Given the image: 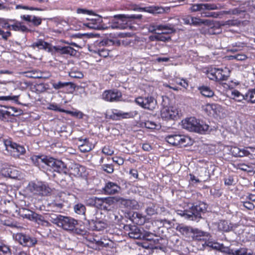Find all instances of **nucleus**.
Here are the masks:
<instances>
[{
	"label": "nucleus",
	"instance_id": "29",
	"mask_svg": "<svg viewBox=\"0 0 255 255\" xmlns=\"http://www.w3.org/2000/svg\"><path fill=\"white\" fill-rule=\"evenodd\" d=\"M198 89L204 97L210 98L213 97L214 94L213 90L208 86H202L199 87Z\"/></svg>",
	"mask_w": 255,
	"mask_h": 255
},
{
	"label": "nucleus",
	"instance_id": "37",
	"mask_svg": "<svg viewBox=\"0 0 255 255\" xmlns=\"http://www.w3.org/2000/svg\"><path fill=\"white\" fill-rule=\"evenodd\" d=\"M160 30L162 31V34H169L175 32L176 30L171 24L161 25Z\"/></svg>",
	"mask_w": 255,
	"mask_h": 255
},
{
	"label": "nucleus",
	"instance_id": "56",
	"mask_svg": "<svg viewBox=\"0 0 255 255\" xmlns=\"http://www.w3.org/2000/svg\"><path fill=\"white\" fill-rule=\"evenodd\" d=\"M204 23V21L200 18L192 17L191 25L198 26Z\"/></svg>",
	"mask_w": 255,
	"mask_h": 255
},
{
	"label": "nucleus",
	"instance_id": "5",
	"mask_svg": "<svg viewBox=\"0 0 255 255\" xmlns=\"http://www.w3.org/2000/svg\"><path fill=\"white\" fill-rule=\"evenodd\" d=\"M28 189L34 194L46 196L51 192V189L45 183L41 182H30Z\"/></svg>",
	"mask_w": 255,
	"mask_h": 255
},
{
	"label": "nucleus",
	"instance_id": "35",
	"mask_svg": "<svg viewBox=\"0 0 255 255\" xmlns=\"http://www.w3.org/2000/svg\"><path fill=\"white\" fill-rule=\"evenodd\" d=\"M70 77L75 79H81L84 77L82 72L79 71L77 68H73L69 72Z\"/></svg>",
	"mask_w": 255,
	"mask_h": 255
},
{
	"label": "nucleus",
	"instance_id": "22",
	"mask_svg": "<svg viewBox=\"0 0 255 255\" xmlns=\"http://www.w3.org/2000/svg\"><path fill=\"white\" fill-rule=\"evenodd\" d=\"M191 233L193 234V239L197 241L206 240L209 236L208 233L203 232L198 229H193V230H191Z\"/></svg>",
	"mask_w": 255,
	"mask_h": 255
},
{
	"label": "nucleus",
	"instance_id": "46",
	"mask_svg": "<svg viewBox=\"0 0 255 255\" xmlns=\"http://www.w3.org/2000/svg\"><path fill=\"white\" fill-rule=\"evenodd\" d=\"M142 235L143 237H142L141 239L149 241L150 243L153 240V238L156 237L154 234L143 230Z\"/></svg>",
	"mask_w": 255,
	"mask_h": 255
},
{
	"label": "nucleus",
	"instance_id": "18",
	"mask_svg": "<svg viewBox=\"0 0 255 255\" xmlns=\"http://www.w3.org/2000/svg\"><path fill=\"white\" fill-rule=\"evenodd\" d=\"M118 197H109L104 198L102 210L106 211H112L116 203H119Z\"/></svg>",
	"mask_w": 255,
	"mask_h": 255
},
{
	"label": "nucleus",
	"instance_id": "14",
	"mask_svg": "<svg viewBox=\"0 0 255 255\" xmlns=\"http://www.w3.org/2000/svg\"><path fill=\"white\" fill-rule=\"evenodd\" d=\"M207 75L210 80L216 81L226 80L228 77L222 69L216 68L209 69L207 70Z\"/></svg>",
	"mask_w": 255,
	"mask_h": 255
},
{
	"label": "nucleus",
	"instance_id": "23",
	"mask_svg": "<svg viewBox=\"0 0 255 255\" xmlns=\"http://www.w3.org/2000/svg\"><path fill=\"white\" fill-rule=\"evenodd\" d=\"M12 109L7 110L6 107L0 106V120L3 122H8L10 119V116L13 113L10 111Z\"/></svg>",
	"mask_w": 255,
	"mask_h": 255
},
{
	"label": "nucleus",
	"instance_id": "41",
	"mask_svg": "<svg viewBox=\"0 0 255 255\" xmlns=\"http://www.w3.org/2000/svg\"><path fill=\"white\" fill-rule=\"evenodd\" d=\"M157 209L154 204H150L146 208L145 211L148 216H152L157 214Z\"/></svg>",
	"mask_w": 255,
	"mask_h": 255
},
{
	"label": "nucleus",
	"instance_id": "33",
	"mask_svg": "<svg viewBox=\"0 0 255 255\" xmlns=\"http://www.w3.org/2000/svg\"><path fill=\"white\" fill-rule=\"evenodd\" d=\"M231 97L237 102L246 100L245 95L241 94L237 90H233L231 92Z\"/></svg>",
	"mask_w": 255,
	"mask_h": 255
},
{
	"label": "nucleus",
	"instance_id": "43",
	"mask_svg": "<svg viewBox=\"0 0 255 255\" xmlns=\"http://www.w3.org/2000/svg\"><path fill=\"white\" fill-rule=\"evenodd\" d=\"M75 212L79 215H85L86 211L85 206L81 204L78 203L74 207Z\"/></svg>",
	"mask_w": 255,
	"mask_h": 255
},
{
	"label": "nucleus",
	"instance_id": "40",
	"mask_svg": "<svg viewBox=\"0 0 255 255\" xmlns=\"http://www.w3.org/2000/svg\"><path fill=\"white\" fill-rule=\"evenodd\" d=\"M191 230L193 229L187 226H178L177 227V230L185 237H188L189 235V234L191 233Z\"/></svg>",
	"mask_w": 255,
	"mask_h": 255
},
{
	"label": "nucleus",
	"instance_id": "62",
	"mask_svg": "<svg viewBox=\"0 0 255 255\" xmlns=\"http://www.w3.org/2000/svg\"><path fill=\"white\" fill-rule=\"evenodd\" d=\"M176 82L177 84L185 89H187L189 85L187 80L183 79L177 80Z\"/></svg>",
	"mask_w": 255,
	"mask_h": 255
},
{
	"label": "nucleus",
	"instance_id": "30",
	"mask_svg": "<svg viewBox=\"0 0 255 255\" xmlns=\"http://www.w3.org/2000/svg\"><path fill=\"white\" fill-rule=\"evenodd\" d=\"M218 105L216 104H207L202 107L203 111L208 115H214L217 113Z\"/></svg>",
	"mask_w": 255,
	"mask_h": 255
},
{
	"label": "nucleus",
	"instance_id": "31",
	"mask_svg": "<svg viewBox=\"0 0 255 255\" xmlns=\"http://www.w3.org/2000/svg\"><path fill=\"white\" fill-rule=\"evenodd\" d=\"M92 221L94 224L93 227L94 229L97 231H102L106 229L108 226V224L103 220H94L92 219Z\"/></svg>",
	"mask_w": 255,
	"mask_h": 255
},
{
	"label": "nucleus",
	"instance_id": "2",
	"mask_svg": "<svg viewBox=\"0 0 255 255\" xmlns=\"http://www.w3.org/2000/svg\"><path fill=\"white\" fill-rule=\"evenodd\" d=\"M31 47L33 48H37L38 49H44L48 52H52L54 50L55 52L58 54L71 56L75 55L77 52L76 50L70 46H55L52 47L49 43L42 39H38L33 43Z\"/></svg>",
	"mask_w": 255,
	"mask_h": 255
},
{
	"label": "nucleus",
	"instance_id": "1",
	"mask_svg": "<svg viewBox=\"0 0 255 255\" xmlns=\"http://www.w3.org/2000/svg\"><path fill=\"white\" fill-rule=\"evenodd\" d=\"M46 217L53 224L64 230L78 233V229L76 228L78 222L74 218L53 213L49 214Z\"/></svg>",
	"mask_w": 255,
	"mask_h": 255
},
{
	"label": "nucleus",
	"instance_id": "55",
	"mask_svg": "<svg viewBox=\"0 0 255 255\" xmlns=\"http://www.w3.org/2000/svg\"><path fill=\"white\" fill-rule=\"evenodd\" d=\"M230 59H237L239 61H244L247 59V56L245 54H238L235 55H231Z\"/></svg>",
	"mask_w": 255,
	"mask_h": 255
},
{
	"label": "nucleus",
	"instance_id": "16",
	"mask_svg": "<svg viewBox=\"0 0 255 255\" xmlns=\"http://www.w3.org/2000/svg\"><path fill=\"white\" fill-rule=\"evenodd\" d=\"M178 115V111L175 107H164L161 110V117L165 120H174Z\"/></svg>",
	"mask_w": 255,
	"mask_h": 255
},
{
	"label": "nucleus",
	"instance_id": "9",
	"mask_svg": "<svg viewBox=\"0 0 255 255\" xmlns=\"http://www.w3.org/2000/svg\"><path fill=\"white\" fill-rule=\"evenodd\" d=\"M6 149L9 151L11 155L14 157H19L25 152V149L23 146L12 142L10 141H6L4 142Z\"/></svg>",
	"mask_w": 255,
	"mask_h": 255
},
{
	"label": "nucleus",
	"instance_id": "39",
	"mask_svg": "<svg viewBox=\"0 0 255 255\" xmlns=\"http://www.w3.org/2000/svg\"><path fill=\"white\" fill-rule=\"evenodd\" d=\"M218 228L219 230L228 232L230 230L231 227L226 221H220L218 224Z\"/></svg>",
	"mask_w": 255,
	"mask_h": 255
},
{
	"label": "nucleus",
	"instance_id": "13",
	"mask_svg": "<svg viewBox=\"0 0 255 255\" xmlns=\"http://www.w3.org/2000/svg\"><path fill=\"white\" fill-rule=\"evenodd\" d=\"M253 1H248L241 5L238 8H235L232 10L233 14L241 15V17H245V13L247 11L255 12V5L253 3Z\"/></svg>",
	"mask_w": 255,
	"mask_h": 255
},
{
	"label": "nucleus",
	"instance_id": "24",
	"mask_svg": "<svg viewBox=\"0 0 255 255\" xmlns=\"http://www.w3.org/2000/svg\"><path fill=\"white\" fill-rule=\"evenodd\" d=\"M142 233L143 231H141L138 228L134 226L130 228L128 235L130 238L141 239L143 237Z\"/></svg>",
	"mask_w": 255,
	"mask_h": 255
},
{
	"label": "nucleus",
	"instance_id": "20",
	"mask_svg": "<svg viewBox=\"0 0 255 255\" xmlns=\"http://www.w3.org/2000/svg\"><path fill=\"white\" fill-rule=\"evenodd\" d=\"M120 187L116 183L108 182L103 188L105 193L111 195L117 193L120 190Z\"/></svg>",
	"mask_w": 255,
	"mask_h": 255
},
{
	"label": "nucleus",
	"instance_id": "58",
	"mask_svg": "<svg viewBox=\"0 0 255 255\" xmlns=\"http://www.w3.org/2000/svg\"><path fill=\"white\" fill-rule=\"evenodd\" d=\"M102 152L107 155H112L114 154V151L109 146H105L102 149Z\"/></svg>",
	"mask_w": 255,
	"mask_h": 255
},
{
	"label": "nucleus",
	"instance_id": "4",
	"mask_svg": "<svg viewBox=\"0 0 255 255\" xmlns=\"http://www.w3.org/2000/svg\"><path fill=\"white\" fill-rule=\"evenodd\" d=\"M141 16L135 15H125L119 14L115 15L114 18L111 20L109 28L112 29H127L129 26L127 23V19L128 18H139Z\"/></svg>",
	"mask_w": 255,
	"mask_h": 255
},
{
	"label": "nucleus",
	"instance_id": "12",
	"mask_svg": "<svg viewBox=\"0 0 255 255\" xmlns=\"http://www.w3.org/2000/svg\"><path fill=\"white\" fill-rule=\"evenodd\" d=\"M137 113L135 111L130 112H124L122 111L114 109L112 110L111 114H107V118L112 120L118 121L123 119L133 118Z\"/></svg>",
	"mask_w": 255,
	"mask_h": 255
},
{
	"label": "nucleus",
	"instance_id": "44",
	"mask_svg": "<svg viewBox=\"0 0 255 255\" xmlns=\"http://www.w3.org/2000/svg\"><path fill=\"white\" fill-rule=\"evenodd\" d=\"M64 174V177L61 179H58L59 180L60 184L64 188H66L68 185L69 182L70 181L71 178L70 176L68 175V173H63Z\"/></svg>",
	"mask_w": 255,
	"mask_h": 255
},
{
	"label": "nucleus",
	"instance_id": "17",
	"mask_svg": "<svg viewBox=\"0 0 255 255\" xmlns=\"http://www.w3.org/2000/svg\"><path fill=\"white\" fill-rule=\"evenodd\" d=\"M2 175L5 177L15 178L17 176V171L8 165H4L1 169Z\"/></svg>",
	"mask_w": 255,
	"mask_h": 255
},
{
	"label": "nucleus",
	"instance_id": "61",
	"mask_svg": "<svg viewBox=\"0 0 255 255\" xmlns=\"http://www.w3.org/2000/svg\"><path fill=\"white\" fill-rule=\"evenodd\" d=\"M67 113L72 116L79 118V119L83 118L84 114L80 111H68Z\"/></svg>",
	"mask_w": 255,
	"mask_h": 255
},
{
	"label": "nucleus",
	"instance_id": "54",
	"mask_svg": "<svg viewBox=\"0 0 255 255\" xmlns=\"http://www.w3.org/2000/svg\"><path fill=\"white\" fill-rule=\"evenodd\" d=\"M155 238V239L153 238V240H152L151 243H150L149 245L148 246H144L143 247L145 248H156V247H154V245L158 244L159 243V241L161 240V239L157 238V237Z\"/></svg>",
	"mask_w": 255,
	"mask_h": 255
},
{
	"label": "nucleus",
	"instance_id": "49",
	"mask_svg": "<svg viewBox=\"0 0 255 255\" xmlns=\"http://www.w3.org/2000/svg\"><path fill=\"white\" fill-rule=\"evenodd\" d=\"M203 9L215 10L220 8V6L215 4L204 3L203 4Z\"/></svg>",
	"mask_w": 255,
	"mask_h": 255
},
{
	"label": "nucleus",
	"instance_id": "3",
	"mask_svg": "<svg viewBox=\"0 0 255 255\" xmlns=\"http://www.w3.org/2000/svg\"><path fill=\"white\" fill-rule=\"evenodd\" d=\"M182 126L183 128L190 131L201 134H205L210 131L209 125L194 117H190L182 120Z\"/></svg>",
	"mask_w": 255,
	"mask_h": 255
},
{
	"label": "nucleus",
	"instance_id": "36",
	"mask_svg": "<svg viewBox=\"0 0 255 255\" xmlns=\"http://www.w3.org/2000/svg\"><path fill=\"white\" fill-rule=\"evenodd\" d=\"M49 215V214L46 215L45 217L41 215L38 214L35 222H36L38 224L42 225L43 226H50V223L47 220H46V219H48L46 216Z\"/></svg>",
	"mask_w": 255,
	"mask_h": 255
},
{
	"label": "nucleus",
	"instance_id": "26",
	"mask_svg": "<svg viewBox=\"0 0 255 255\" xmlns=\"http://www.w3.org/2000/svg\"><path fill=\"white\" fill-rule=\"evenodd\" d=\"M247 47L248 42L247 41H237L232 44V47L229 50L230 52L234 53L243 50Z\"/></svg>",
	"mask_w": 255,
	"mask_h": 255
},
{
	"label": "nucleus",
	"instance_id": "15",
	"mask_svg": "<svg viewBox=\"0 0 255 255\" xmlns=\"http://www.w3.org/2000/svg\"><path fill=\"white\" fill-rule=\"evenodd\" d=\"M32 160L36 165H38L40 162H42L51 168L53 170H54L55 168L57 165V162L59 161V160L53 157H46L45 158H42L41 156H33L32 157Z\"/></svg>",
	"mask_w": 255,
	"mask_h": 255
},
{
	"label": "nucleus",
	"instance_id": "53",
	"mask_svg": "<svg viewBox=\"0 0 255 255\" xmlns=\"http://www.w3.org/2000/svg\"><path fill=\"white\" fill-rule=\"evenodd\" d=\"M102 169L104 171L108 173H112L114 172V167L112 164H104L102 165Z\"/></svg>",
	"mask_w": 255,
	"mask_h": 255
},
{
	"label": "nucleus",
	"instance_id": "42",
	"mask_svg": "<svg viewBox=\"0 0 255 255\" xmlns=\"http://www.w3.org/2000/svg\"><path fill=\"white\" fill-rule=\"evenodd\" d=\"M233 254L232 255H252L251 252L248 253V249L245 248H241L238 250H233Z\"/></svg>",
	"mask_w": 255,
	"mask_h": 255
},
{
	"label": "nucleus",
	"instance_id": "63",
	"mask_svg": "<svg viewBox=\"0 0 255 255\" xmlns=\"http://www.w3.org/2000/svg\"><path fill=\"white\" fill-rule=\"evenodd\" d=\"M238 168L245 171L251 172V167L245 164H240L238 165Z\"/></svg>",
	"mask_w": 255,
	"mask_h": 255
},
{
	"label": "nucleus",
	"instance_id": "19",
	"mask_svg": "<svg viewBox=\"0 0 255 255\" xmlns=\"http://www.w3.org/2000/svg\"><path fill=\"white\" fill-rule=\"evenodd\" d=\"M80 143L79 144V148L82 152H87L91 150L94 147L92 142H90L88 138L82 139L79 138L78 139Z\"/></svg>",
	"mask_w": 255,
	"mask_h": 255
},
{
	"label": "nucleus",
	"instance_id": "50",
	"mask_svg": "<svg viewBox=\"0 0 255 255\" xmlns=\"http://www.w3.org/2000/svg\"><path fill=\"white\" fill-rule=\"evenodd\" d=\"M104 201V198H98V197H95V207H96L97 208L101 209L102 210Z\"/></svg>",
	"mask_w": 255,
	"mask_h": 255
},
{
	"label": "nucleus",
	"instance_id": "27",
	"mask_svg": "<svg viewBox=\"0 0 255 255\" xmlns=\"http://www.w3.org/2000/svg\"><path fill=\"white\" fill-rule=\"evenodd\" d=\"M231 152L233 155L236 157H243L248 156L250 154V151L245 148L241 149L237 147H234L231 148Z\"/></svg>",
	"mask_w": 255,
	"mask_h": 255
},
{
	"label": "nucleus",
	"instance_id": "32",
	"mask_svg": "<svg viewBox=\"0 0 255 255\" xmlns=\"http://www.w3.org/2000/svg\"><path fill=\"white\" fill-rule=\"evenodd\" d=\"M59 173H68V169L66 166V165L61 160H59L57 162V165L54 170Z\"/></svg>",
	"mask_w": 255,
	"mask_h": 255
},
{
	"label": "nucleus",
	"instance_id": "8",
	"mask_svg": "<svg viewBox=\"0 0 255 255\" xmlns=\"http://www.w3.org/2000/svg\"><path fill=\"white\" fill-rule=\"evenodd\" d=\"M135 102L142 108L150 111H153L156 106V101L152 97H139L135 99Z\"/></svg>",
	"mask_w": 255,
	"mask_h": 255
},
{
	"label": "nucleus",
	"instance_id": "45",
	"mask_svg": "<svg viewBox=\"0 0 255 255\" xmlns=\"http://www.w3.org/2000/svg\"><path fill=\"white\" fill-rule=\"evenodd\" d=\"M3 225L10 227L12 228L19 229L21 228L20 225L16 222L11 221L10 220H4L2 221Z\"/></svg>",
	"mask_w": 255,
	"mask_h": 255
},
{
	"label": "nucleus",
	"instance_id": "34",
	"mask_svg": "<svg viewBox=\"0 0 255 255\" xmlns=\"http://www.w3.org/2000/svg\"><path fill=\"white\" fill-rule=\"evenodd\" d=\"M246 101L251 103H255V88L251 89L245 94Z\"/></svg>",
	"mask_w": 255,
	"mask_h": 255
},
{
	"label": "nucleus",
	"instance_id": "6",
	"mask_svg": "<svg viewBox=\"0 0 255 255\" xmlns=\"http://www.w3.org/2000/svg\"><path fill=\"white\" fill-rule=\"evenodd\" d=\"M190 220L195 221L202 218V215L207 211V205L203 202L194 204L189 209Z\"/></svg>",
	"mask_w": 255,
	"mask_h": 255
},
{
	"label": "nucleus",
	"instance_id": "38",
	"mask_svg": "<svg viewBox=\"0 0 255 255\" xmlns=\"http://www.w3.org/2000/svg\"><path fill=\"white\" fill-rule=\"evenodd\" d=\"M164 34H162L161 33H157L156 35L151 36L150 39L154 40H155L156 41H160L163 42L169 41L171 40V37L170 36H165L163 35Z\"/></svg>",
	"mask_w": 255,
	"mask_h": 255
},
{
	"label": "nucleus",
	"instance_id": "64",
	"mask_svg": "<svg viewBox=\"0 0 255 255\" xmlns=\"http://www.w3.org/2000/svg\"><path fill=\"white\" fill-rule=\"evenodd\" d=\"M149 12L152 13H162L164 12V9L162 7H155L151 8Z\"/></svg>",
	"mask_w": 255,
	"mask_h": 255
},
{
	"label": "nucleus",
	"instance_id": "52",
	"mask_svg": "<svg viewBox=\"0 0 255 255\" xmlns=\"http://www.w3.org/2000/svg\"><path fill=\"white\" fill-rule=\"evenodd\" d=\"M176 213L177 215L182 217H185L186 219L190 220V215L189 214V210H177Z\"/></svg>",
	"mask_w": 255,
	"mask_h": 255
},
{
	"label": "nucleus",
	"instance_id": "57",
	"mask_svg": "<svg viewBox=\"0 0 255 255\" xmlns=\"http://www.w3.org/2000/svg\"><path fill=\"white\" fill-rule=\"evenodd\" d=\"M222 253H226L227 254L232 255L233 254V249H231L228 247H225L223 244H222L220 251Z\"/></svg>",
	"mask_w": 255,
	"mask_h": 255
},
{
	"label": "nucleus",
	"instance_id": "10",
	"mask_svg": "<svg viewBox=\"0 0 255 255\" xmlns=\"http://www.w3.org/2000/svg\"><path fill=\"white\" fill-rule=\"evenodd\" d=\"M102 98L107 102H117L121 100L122 94L117 89L106 90L103 93Z\"/></svg>",
	"mask_w": 255,
	"mask_h": 255
},
{
	"label": "nucleus",
	"instance_id": "51",
	"mask_svg": "<svg viewBox=\"0 0 255 255\" xmlns=\"http://www.w3.org/2000/svg\"><path fill=\"white\" fill-rule=\"evenodd\" d=\"M0 252H1L4 255H11L9 248L4 245L0 246Z\"/></svg>",
	"mask_w": 255,
	"mask_h": 255
},
{
	"label": "nucleus",
	"instance_id": "59",
	"mask_svg": "<svg viewBox=\"0 0 255 255\" xmlns=\"http://www.w3.org/2000/svg\"><path fill=\"white\" fill-rule=\"evenodd\" d=\"M38 215V214L36 213L31 212L30 213L26 214L25 217L31 221L35 222L37 218Z\"/></svg>",
	"mask_w": 255,
	"mask_h": 255
},
{
	"label": "nucleus",
	"instance_id": "7",
	"mask_svg": "<svg viewBox=\"0 0 255 255\" xmlns=\"http://www.w3.org/2000/svg\"><path fill=\"white\" fill-rule=\"evenodd\" d=\"M165 140L174 146H186L188 144V138L181 134H169L165 137Z\"/></svg>",
	"mask_w": 255,
	"mask_h": 255
},
{
	"label": "nucleus",
	"instance_id": "48",
	"mask_svg": "<svg viewBox=\"0 0 255 255\" xmlns=\"http://www.w3.org/2000/svg\"><path fill=\"white\" fill-rule=\"evenodd\" d=\"M51 206L53 211H58L63 208V204L60 202H53L51 204Z\"/></svg>",
	"mask_w": 255,
	"mask_h": 255
},
{
	"label": "nucleus",
	"instance_id": "47",
	"mask_svg": "<svg viewBox=\"0 0 255 255\" xmlns=\"http://www.w3.org/2000/svg\"><path fill=\"white\" fill-rule=\"evenodd\" d=\"M161 25H158L155 23H152L148 25V29L149 32L152 33H156V30H160L161 28Z\"/></svg>",
	"mask_w": 255,
	"mask_h": 255
},
{
	"label": "nucleus",
	"instance_id": "11",
	"mask_svg": "<svg viewBox=\"0 0 255 255\" xmlns=\"http://www.w3.org/2000/svg\"><path fill=\"white\" fill-rule=\"evenodd\" d=\"M15 239L22 246L29 248L34 246L37 242L35 238L31 237L23 233L16 234Z\"/></svg>",
	"mask_w": 255,
	"mask_h": 255
},
{
	"label": "nucleus",
	"instance_id": "25",
	"mask_svg": "<svg viewBox=\"0 0 255 255\" xmlns=\"http://www.w3.org/2000/svg\"><path fill=\"white\" fill-rule=\"evenodd\" d=\"M52 87L55 90H59L63 89L65 87H69L71 90H75V85L73 83L70 82H63L61 81H58V82H55L52 84Z\"/></svg>",
	"mask_w": 255,
	"mask_h": 255
},
{
	"label": "nucleus",
	"instance_id": "28",
	"mask_svg": "<svg viewBox=\"0 0 255 255\" xmlns=\"http://www.w3.org/2000/svg\"><path fill=\"white\" fill-rule=\"evenodd\" d=\"M85 170V167L79 164L73 165L70 169V173L75 176L80 177L82 176V173Z\"/></svg>",
	"mask_w": 255,
	"mask_h": 255
},
{
	"label": "nucleus",
	"instance_id": "60",
	"mask_svg": "<svg viewBox=\"0 0 255 255\" xmlns=\"http://www.w3.org/2000/svg\"><path fill=\"white\" fill-rule=\"evenodd\" d=\"M144 126L147 128L155 129L156 127V125L153 122L147 121L144 123Z\"/></svg>",
	"mask_w": 255,
	"mask_h": 255
},
{
	"label": "nucleus",
	"instance_id": "21",
	"mask_svg": "<svg viewBox=\"0 0 255 255\" xmlns=\"http://www.w3.org/2000/svg\"><path fill=\"white\" fill-rule=\"evenodd\" d=\"M118 198L119 203L125 207L136 209L139 206L137 202L135 200L127 199L121 197H118Z\"/></svg>",
	"mask_w": 255,
	"mask_h": 255
}]
</instances>
